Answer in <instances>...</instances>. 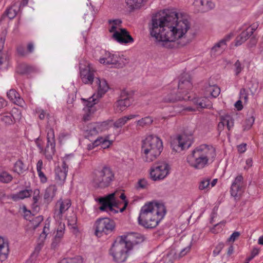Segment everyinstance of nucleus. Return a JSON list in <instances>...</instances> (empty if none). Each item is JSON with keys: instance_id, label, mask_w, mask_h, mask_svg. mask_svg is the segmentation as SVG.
<instances>
[{"instance_id": "nucleus-1", "label": "nucleus", "mask_w": 263, "mask_h": 263, "mask_svg": "<svg viewBox=\"0 0 263 263\" xmlns=\"http://www.w3.org/2000/svg\"><path fill=\"white\" fill-rule=\"evenodd\" d=\"M191 24L186 16L175 11L165 10L152 16L149 28L151 35L164 47L170 48L171 43L178 41V47L189 44L187 38Z\"/></svg>"}, {"instance_id": "nucleus-2", "label": "nucleus", "mask_w": 263, "mask_h": 263, "mask_svg": "<svg viewBox=\"0 0 263 263\" xmlns=\"http://www.w3.org/2000/svg\"><path fill=\"white\" fill-rule=\"evenodd\" d=\"M166 213L164 204L156 201L145 203L141 208L138 218L139 225L146 229L156 228Z\"/></svg>"}, {"instance_id": "nucleus-3", "label": "nucleus", "mask_w": 263, "mask_h": 263, "mask_svg": "<svg viewBox=\"0 0 263 263\" xmlns=\"http://www.w3.org/2000/svg\"><path fill=\"white\" fill-rule=\"evenodd\" d=\"M216 156L215 148L210 144L196 147L186 157V162L191 168L200 170L206 167Z\"/></svg>"}, {"instance_id": "nucleus-4", "label": "nucleus", "mask_w": 263, "mask_h": 263, "mask_svg": "<svg viewBox=\"0 0 263 263\" xmlns=\"http://www.w3.org/2000/svg\"><path fill=\"white\" fill-rule=\"evenodd\" d=\"M139 235V234H132L127 236H121L115 241L109 250V254L115 261L121 263L126 260L133 245L139 242L132 241L131 238H138Z\"/></svg>"}, {"instance_id": "nucleus-5", "label": "nucleus", "mask_w": 263, "mask_h": 263, "mask_svg": "<svg viewBox=\"0 0 263 263\" xmlns=\"http://www.w3.org/2000/svg\"><path fill=\"white\" fill-rule=\"evenodd\" d=\"M162 149V140L156 136L148 135L142 142L141 157L144 162H153L159 156Z\"/></svg>"}, {"instance_id": "nucleus-6", "label": "nucleus", "mask_w": 263, "mask_h": 263, "mask_svg": "<svg viewBox=\"0 0 263 263\" xmlns=\"http://www.w3.org/2000/svg\"><path fill=\"white\" fill-rule=\"evenodd\" d=\"M115 179V172L108 165L99 167L92 173V183L97 189H106L112 184Z\"/></svg>"}, {"instance_id": "nucleus-7", "label": "nucleus", "mask_w": 263, "mask_h": 263, "mask_svg": "<svg viewBox=\"0 0 263 263\" xmlns=\"http://www.w3.org/2000/svg\"><path fill=\"white\" fill-rule=\"evenodd\" d=\"M119 198L125 201L124 206L120 209V211L123 212L127 206V202L125 201L126 198L125 194L118 191L98 199V202L101 204L99 207L100 210L112 213H117L118 210H115L114 208L118 207L119 202Z\"/></svg>"}, {"instance_id": "nucleus-8", "label": "nucleus", "mask_w": 263, "mask_h": 263, "mask_svg": "<svg viewBox=\"0 0 263 263\" xmlns=\"http://www.w3.org/2000/svg\"><path fill=\"white\" fill-rule=\"evenodd\" d=\"M47 144L45 149L42 145L41 140L39 138L36 139L35 142L37 147L40 150V153H43L47 159L50 160L54 154L55 149L54 132L52 128H47Z\"/></svg>"}, {"instance_id": "nucleus-9", "label": "nucleus", "mask_w": 263, "mask_h": 263, "mask_svg": "<svg viewBox=\"0 0 263 263\" xmlns=\"http://www.w3.org/2000/svg\"><path fill=\"white\" fill-rule=\"evenodd\" d=\"M104 52L103 57L99 59L101 64L111 65V67L119 68L123 67L128 63V60L123 56L120 57L105 51Z\"/></svg>"}, {"instance_id": "nucleus-10", "label": "nucleus", "mask_w": 263, "mask_h": 263, "mask_svg": "<svg viewBox=\"0 0 263 263\" xmlns=\"http://www.w3.org/2000/svg\"><path fill=\"white\" fill-rule=\"evenodd\" d=\"M170 166L164 161L154 163L150 170V177L154 181L164 179L169 174Z\"/></svg>"}, {"instance_id": "nucleus-11", "label": "nucleus", "mask_w": 263, "mask_h": 263, "mask_svg": "<svg viewBox=\"0 0 263 263\" xmlns=\"http://www.w3.org/2000/svg\"><path fill=\"white\" fill-rule=\"evenodd\" d=\"M95 234L98 237L111 233L115 228V222L108 218L98 219L95 224Z\"/></svg>"}, {"instance_id": "nucleus-12", "label": "nucleus", "mask_w": 263, "mask_h": 263, "mask_svg": "<svg viewBox=\"0 0 263 263\" xmlns=\"http://www.w3.org/2000/svg\"><path fill=\"white\" fill-rule=\"evenodd\" d=\"M71 205V201L69 199H60L55 205L53 217L57 220H61L66 212Z\"/></svg>"}, {"instance_id": "nucleus-13", "label": "nucleus", "mask_w": 263, "mask_h": 263, "mask_svg": "<svg viewBox=\"0 0 263 263\" xmlns=\"http://www.w3.org/2000/svg\"><path fill=\"white\" fill-rule=\"evenodd\" d=\"M68 160L69 158L66 157L61 166H58L55 168V179L59 184L63 185L66 179L68 170L67 162H68Z\"/></svg>"}, {"instance_id": "nucleus-14", "label": "nucleus", "mask_w": 263, "mask_h": 263, "mask_svg": "<svg viewBox=\"0 0 263 263\" xmlns=\"http://www.w3.org/2000/svg\"><path fill=\"white\" fill-rule=\"evenodd\" d=\"M191 144V142L186 140L185 135L178 136L174 138L171 143L173 150L176 152H180L185 149H187Z\"/></svg>"}, {"instance_id": "nucleus-15", "label": "nucleus", "mask_w": 263, "mask_h": 263, "mask_svg": "<svg viewBox=\"0 0 263 263\" xmlns=\"http://www.w3.org/2000/svg\"><path fill=\"white\" fill-rule=\"evenodd\" d=\"M108 129V125L106 122L91 123L85 131V136L87 138L97 135Z\"/></svg>"}, {"instance_id": "nucleus-16", "label": "nucleus", "mask_w": 263, "mask_h": 263, "mask_svg": "<svg viewBox=\"0 0 263 263\" xmlns=\"http://www.w3.org/2000/svg\"><path fill=\"white\" fill-rule=\"evenodd\" d=\"M126 92L123 91L121 93V99L118 100L114 104V108L116 112H121L125 110L129 107L133 102V98L127 95L124 97Z\"/></svg>"}, {"instance_id": "nucleus-17", "label": "nucleus", "mask_w": 263, "mask_h": 263, "mask_svg": "<svg viewBox=\"0 0 263 263\" xmlns=\"http://www.w3.org/2000/svg\"><path fill=\"white\" fill-rule=\"evenodd\" d=\"M112 37L114 39L121 44L132 43L134 39L129 34V33L125 29H120L112 34Z\"/></svg>"}, {"instance_id": "nucleus-18", "label": "nucleus", "mask_w": 263, "mask_h": 263, "mask_svg": "<svg viewBox=\"0 0 263 263\" xmlns=\"http://www.w3.org/2000/svg\"><path fill=\"white\" fill-rule=\"evenodd\" d=\"M232 37V35L229 34L216 43L211 49L212 54L216 55L222 53L227 47V42H229Z\"/></svg>"}, {"instance_id": "nucleus-19", "label": "nucleus", "mask_w": 263, "mask_h": 263, "mask_svg": "<svg viewBox=\"0 0 263 263\" xmlns=\"http://www.w3.org/2000/svg\"><path fill=\"white\" fill-rule=\"evenodd\" d=\"M96 86L97 93H94L95 98H100L108 91L109 89V86L106 81L103 79H100L96 78Z\"/></svg>"}, {"instance_id": "nucleus-20", "label": "nucleus", "mask_w": 263, "mask_h": 263, "mask_svg": "<svg viewBox=\"0 0 263 263\" xmlns=\"http://www.w3.org/2000/svg\"><path fill=\"white\" fill-rule=\"evenodd\" d=\"M80 75L82 82L85 84H92L94 79L95 71L88 65L84 68L80 67Z\"/></svg>"}, {"instance_id": "nucleus-21", "label": "nucleus", "mask_w": 263, "mask_h": 263, "mask_svg": "<svg viewBox=\"0 0 263 263\" xmlns=\"http://www.w3.org/2000/svg\"><path fill=\"white\" fill-rule=\"evenodd\" d=\"M95 95H93L91 97L86 101V106L83 109L85 113L83 115V119L84 121L90 120L95 111L93 105L96 103V98H95Z\"/></svg>"}, {"instance_id": "nucleus-22", "label": "nucleus", "mask_w": 263, "mask_h": 263, "mask_svg": "<svg viewBox=\"0 0 263 263\" xmlns=\"http://www.w3.org/2000/svg\"><path fill=\"white\" fill-rule=\"evenodd\" d=\"M192 88V84L191 82V78L187 73L184 74L181 77L178 83V89L180 90L179 93L186 92L187 90Z\"/></svg>"}, {"instance_id": "nucleus-23", "label": "nucleus", "mask_w": 263, "mask_h": 263, "mask_svg": "<svg viewBox=\"0 0 263 263\" xmlns=\"http://www.w3.org/2000/svg\"><path fill=\"white\" fill-rule=\"evenodd\" d=\"M193 4L197 10L201 12L208 11L215 7L211 0H195Z\"/></svg>"}, {"instance_id": "nucleus-24", "label": "nucleus", "mask_w": 263, "mask_h": 263, "mask_svg": "<svg viewBox=\"0 0 263 263\" xmlns=\"http://www.w3.org/2000/svg\"><path fill=\"white\" fill-rule=\"evenodd\" d=\"M243 185V178L241 175H238L233 182L231 187V194L232 196L236 197L239 192H241V188Z\"/></svg>"}, {"instance_id": "nucleus-25", "label": "nucleus", "mask_w": 263, "mask_h": 263, "mask_svg": "<svg viewBox=\"0 0 263 263\" xmlns=\"http://www.w3.org/2000/svg\"><path fill=\"white\" fill-rule=\"evenodd\" d=\"M226 125L229 131L231 130L234 126V120L230 116L228 115L220 117V121L217 126L219 133L223 130Z\"/></svg>"}, {"instance_id": "nucleus-26", "label": "nucleus", "mask_w": 263, "mask_h": 263, "mask_svg": "<svg viewBox=\"0 0 263 263\" xmlns=\"http://www.w3.org/2000/svg\"><path fill=\"white\" fill-rule=\"evenodd\" d=\"M255 26H251L248 27L246 30L243 31L235 39V46H238L241 45L243 43L248 39V38L253 33L255 30Z\"/></svg>"}, {"instance_id": "nucleus-27", "label": "nucleus", "mask_w": 263, "mask_h": 263, "mask_svg": "<svg viewBox=\"0 0 263 263\" xmlns=\"http://www.w3.org/2000/svg\"><path fill=\"white\" fill-rule=\"evenodd\" d=\"M65 230V225L64 223L60 222L57 228L55 235L51 243V247L53 249L57 248L63 238Z\"/></svg>"}, {"instance_id": "nucleus-28", "label": "nucleus", "mask_w": 263, "mask_h": 263, "mask_svg": "<svg viewBox=\"0 0 263 263\" xmlns=\"http://www.w3.org/2000/svg\"><path fill=\"white\" fill-rule=\"evenodd\" d=\"M36 112L39 115V118L41 120H44L45 118L47 119V128H51V126L55 124V121L53 117L50 113L41 108H37L35 109Z\"/></svg>"}, {"instance_id": "nucleus-29", "label": "nucleus", "mask_w": 263, "mask_h": 263, "mask_svg": "<svg viewBox=\"0 0 263 263\" xmlns=\"http://www.w3.org/2000/svg\"><path fill=\"white\" fill-rule=\"evenodd\" d=\"M9 252V249L8 241L0 236V263L7 258Z\"/></svg>"}, {"instance_id": "nucleus-30", "label": "nucleus", "mask_w": 263, "mask_h": 263, "mask_svg": "<svg viewBox=\"0 0 263 263\" xmlns=\"http://www.w3.org/2000/svg\"><path fill=\"white\" fill-rule=\"evenodd\" d=\"M192 103L196 106L197 108H211V102L206 97L196 98L192 100Z\"/></svg>"}, {"instance_id": "nucleus-31", "label": "nucleus", "mask_w": 263, "mask_h": 263, "mask_svg": "<svg viewBox=\"0 0 263 263\" xmlns=\"http://www.w3.org/2000/svg\"><path fill=\"white\" fill-rule=\"evenodd\" d=\"M139 117L138 115H129L128 116H123L116 120L113 126L115 128H119L122 127L129 120Z\"/></svg>"}, {"instance_id": "nucleus-32", "label": "nucleus", "mask_w": 263, "mask_h": 263, "mask_svg": "<svg viewBox=\"0 0 263 263\" xmlns=\"http://www.w3.org/2000/svg\"><path fill=\"white\" fill-rule=\"evenodd\" d=\"M7 97L13 103L20 106L23 105L24 101L15 89H10L7 92Z\"/></svg>"}, {"instance_id": "nucleus-33", "label": "nucleus", "mask_w": 263, "mask_h": 263, "mask_svg": "<svg viewBox=\"0 0 263 263\" xmlns=\"http://www.w3.org/2000/svg\"><path fill=\"white\" fill-rule=\"evenodd\" d=\"M128 7L132 10H138L143 7L148 0H125Z\"/></svg>"}, {"instance_id": "nucleus-34", "label": "nucleus", "mask_w": 263, "mask_h": 263, "mask_svg": "<svg viewBox=\"0 0 263 263\" xmlns=\"http://www.w3.org/2000/svg\"><path fill=\"white\" fill-rule=\"evenodd\" d=\"M57 188L55 185H50L45 190L44 199L47 202H51L55 196Z\"/></svg>"}, {"instance_id": "nucleus-35", "label": "nucleus", "mask_w": 263, "mask_h": 263, "mask_svg": "<svg viewBox=\"0 0 263 263\" xmlns=\"http://www.w3.org/2000/svg\"><path fill=\"white\" fill-rule=\"evenodd\" d=\"M32 190L25 189L20 191L19 192L13 194L11 198L14 201H17L20 200H23L26 198H28L32 194Z\"/></svg>"}, {"instance_id": "nucleus-36", "label": "nucleus", "mask_w": 263, "mask_h": 263, "mask_svg": "<svg viewBox=\"0 0 263 263\" xmlns=\"http://www.w3.org/2000/svg\"><path fill=\"white\" fill-rule=\"evenodd\" d=\"M190 97H186V95L184 96L176 95L174 93H170L168 94L167 96H165L163 98V101L164 102H174L177 101H180L182 100H190Z\"/></svg>"}, {"instance_id": "nucleus-37", "label": "nucleus", "mask_w": 263, "mask_h": 263, "mask_svg": "<svg viewBox=\"0 0 263 263\" xmlns=\"http://www.w3.org/2000/svg\"><path fill=\"white\" fill-rule=\"evenodd\" d=\"M18 10L19 8L17 7V3L15 2L11 7L6 9L5 14L11 20L15 17Z\"/></svg>"}, {"instance_id": "nucleus-38", "label": "nucleus", "mask_w": 263, "mask_h": 263, "mask_svg": "<svg viewBox=\"0 0 263 263\" xmlns=\"http://www.w3.org/2000/svg\"><path fill=\"white\" fill-rule=\"evenodd\" d=\"M206 95H210L213 98L218 97L220 92V88L217 85H209L206 88Z\"/></svg>"}, {"instance_id": "nucleus-39", "label": "nucleus", "mask_w": 263, "mask_h": 263, "mask_svg": "<svg viewBox=\"0 0 263 263\" xmlns=\"http://www.w3.org/2000/svg\"><path fill=\"white\" fill-rule=\"evenodd\" d=\"M31 219H28L29 220V226L33 229H35L43 221V217L42 215H39L36 217L31 216Z\"/></svg>"}, {"instance_id": "nucleus-40", "label": "nucleus", "mask_w": 263, "mask_h": 263, "mask_svg": "<svg viewBox=\"0 0 263 263\" xmlns=\"http://www.w3.org/2000/svg\"><path fill=\"white\" fill-rule=\"evenodd\" d=\"M110 27L109 28V31L110 32L114 33L116 31H118L120 29L119 28L121 24L122 23L121 21L120 20H109L108 21Z\"/></svg>"}, {"instance_id": "nucleus-41", "label": "nucleus", "mask_w": 263, "mask_h": 263, "mask_svg": "<svg viewBox=\"0 0 263 263\" xmlns=\"http://www.w3.org/2000/svg\"><path fill=\"white\" fill-rule=\"evenodd\" d=\"M68 225L70 228L73 230V232L77 233L78 232V229L77 226V217L76 214H73L72 216L67 218Z\"/></svg>"}, {"instance_id": "nucleus-42", "label": "nucleus", "mask_w": 263, "mask_h": 263, "mask_svg": "<svg viewBox=\"0 0 263 263\" xmlns=\"http://www.w3.org/2000/svg\"><path fill=\"white\" fill-rule=\"evenodd\" d=\"M50 232V223L46 221L45 223L42 233L39 236V239L41 241H43L46 238L47 235Z\"/></svg>"}, {"instance_id": "nucleus-43", "label": "nucleus", "mask_w": 263, "mask_h": 263, "mask_svg": "<svg viewBox=\"0 0 263 263\" xmlns=\"http://www.w3.org/2000/svg\"><path fill=\"white\" fill-rule=\"evenodd\" d=\"M26 170V167L23 162L20 160H17L14 165V172L18 174H22Z\"/></svg>"}, {"instance_id": "nucleus-44", "label": "nucleus", "mask_w": 263, "mask_h": 263, "mask_svg": "<svg viewBox=\"0 0 263 263\" xmlns=\"http://www.w3.org/2000/svg\"><path fill=\"white\" fill-rule=\"evenodd\" d=\"M153 122V119L151 116H147L139 120L137 122L138 126L143 127L151 125Z\"/></svg>"}, {"instance_id": "nucleus-45", "label": "nucleus", "mask_w": 263, "mask_h": 263, "mask_svg": "<svg viewBox=\"0 0 263 263\" xmlns=\"http://www.w3.org/2000/svg\"><path fill=\"white\" fill-rule=\"evenodd\" d=\"M99 140L98 145H101L103 148H106L111 144V142L108 139V137H99L97 138Z\"/></svg>"}, {"instance_id": "nucleus-46", "label": "nucleus", "mask_w": 263, "mask_h": 263, "mask_svg": "<svg viewBox=\"0 0 263 263\" xmlns=\"http://www.w3.org/2000/svg\"><path fill=\"white\" fill-rule=\"evenodd\" d=\"M244 69V65L238 60L233 65V71L236 76H238Z\"/></svg>"}, {"instance_id": "nucleus-47", "label": "nucleus", "mask_w": 263, "mask_h": 263, "mask_svg": "<svg viewBox=\"0 0 263 263\" xmlns=\"http://www.w3.org/2000/svg\"><path fill=\"white\" fill-rule=\"evenodd\" d=\"M210 187V179L205 178L202 180L199 185V189L200 190H209Z\"/></svg>"}, {"instance_id": "nucleus-48", "label": "nucleus", "mask_w": 263, "mask_h": 263, "mask_svg": "<svg viewBox=\"0 0 263 263\" xmlns=\"http://www.w3.org/2000/svg\"><path fill=\"white\" fill-rule=\"evenodd\" d=\"M12 179V177L10 174L6 172H3L0 173V182L8 183L10 182Z\"/></svg>"}, {"instance_id": "nucleus-49", "label": "nucleus", "mask_w": 263, "mask_h": 263, "mask_svg": "<svg viewBox=\"0 0 263 263\" xmlns=\"http://www.w3.org/2000/svg\"><path fill=\"white\" fill-rule=\"evenodd\" d=\"M59 263H82V259L80 256L74 258H64Z\"/></svg>"}, {"instance_id": "nucleus-50", "label": "nucleus", "mask_w": 263, "mask_h": 263, "mask_svg": "<svg viewBox=\"0 0 263 263\" xmlns=\"http://www.w3.org/2000/svg\"><path fill=\"white\" fill-rule=\"evenodd\" d=\"M254 122V118L253 117H250L247 119L243 124L244 130L250 129Z\"/></svg>"}, {"instance_id": "nucleus-51", "label": "nucleus", "mask_w": 263, "mask_h": 263, "mask_svg": "<svg viewBox=\"0 0 263 263\" xmlns=\"http://www.w3.org/2000/svg\"><path fill=\"white\" fill-rule=\"evenodd\" d=\"M148 186L147 181L145 179H140L137 183V189L138 190L146 189Z\"/></svg>"}, {"instance_id": "nucleus-52", "label": "nucleus", "mask_w": 263, "mask_h": 263, "mask_svg": "<svg viewBox=\"0 0 263 263\" xmlns=\"http://www.w3.org/2000/svg\"><path fill=\"white\" fill-rule=\"evenodd\" d=\"M224 247L223 243H218L213 252V255L215 257L219 254Z\"/></svg>"}, {"instance_id": "nucleus-53", "label": "nucleus", "mask_w": 263, "mask_h": 263, "mask_svg": "<svg viewBox=\"0 0 263 263\" xmlns=\"http://www.w3.org/2000/svg\"><path fill=\"white\" fill-rule=\"evenodd\" d=\"M12 117L13 116L11 115L4 116L2 118V121L5 122L6 124H11L13 123ZM13 119H15V117H13Z\"/></svg>"}, {"instance_id": "nucleus-54", "label": "nucleus", "mask_w": 263, "mask_h": 263, "mask_svg": "<svg viewBox=\"0 0 263 263\" xmlns=\"http://www.w3.org/2000/svg\"><path fill=\"white\" fill-rule=\"evenodd\" d=\"M39 191H37V195L34 196L33 197V203L32 206L35 211L37 210V209L39 208L38 205H37V203L38 200L40 198V197L39 196Z\"/></svg>"}, {"instance_id": "nucleus-55", "label": "nucleus", "mask_w": 263, "mask_h": 263, "mask_svg": "<svg viewBox=\"0 0 263 263\" xmlns=\"http://www.w3.org/2000/svg\"><path fill=\"white\" fill-rule=\"evenodd\" d=\"M240 99L242 100H244L245 102L248 101V97L245 89H242L240 90Z\"/></svg>"}, {"instance_id": "nucleus-56", "label": "nucleus", "mask_w": 263, "mask_h": 263, "mask_svg": "<svg viewBox=\"0 0 263 263\" xmlns=\"http://www.w3.org/2000/svg\"><path fill=\"white\" fill-rule=\"evenodd\" d=\"M240 233L238 232H233L230 237L228 239V241L230 242H234L238 237L239 236Z\"/></svg>"}, {"instance_id": "nucleus-57", "label": "nucleus", "mask_w": 263, "mask_h": 263, "mask_svg": "<svg viewBox=\"0 0 263 263\" xmlns=\"http://www.w3.org/2000/svg\"><path fill=\"white\" fill-rule=\"evenodd\" d=\"M37 174L40 178V180L42 183H44L47 181V178L46 177L45 174L42 171L37 172Z\"/></svg>"}, {"instance_id": "nucleus-58", "label": "nucleus", "mask_w": 263, "mask_h": 263, "mask_svg": "<svg viewBox=\"0 0 263 263\" xmlns=\"http://www.w3.org/2000/svg\"><path fill=\"white\" fill-rule=\"evenodd\" d=\"M98 141L99 140H97V139L93 141V142L87 145V149L88 150H91L93 149L95 147H97L98 145Z\"/></svg>"}, {"instance_id": "nucleus-59", "label": "nucleus", "mask_w": 263, "mask_h": 263, "mask_svg": "<svg viewBox=\"0 0 263 263\" xmlns=\"http://www.w3.org/2000/svg\"><path fill=\"white\" fill-rule=\"evenodd\" d=\"M237 149L240 153H244L247 149V144L245 143H242L239 145L237 146Z\"/></svg>"}, {"instance_id": "nucleus-60", "label": "nucleus", "mask_w": 263, "mask_h": 263, "mask_svg": "<svg viewBox=\"0 0 263 263\" xmlns=\"http://www.w3.org/2000/svg\"><path fill=\"white\" fill-rule=\"evenodd\" d=\"M18 53L22 56H25L27 52L26 51L23 46H20L17 48Z\"/></svg>"}, {"instance_id": "nucleus-61", "label": "nucleus", "mask_w": 263, "mask_h": 263, "mask_svg": "<svg viewBox=\"0 0 263 263\" xmlns=\"http://www.w3.org/2000/svg\"><path fill=\"white\" fill-rule=\"evenodd\" d=\"M42 168H43V161L41 159H40L37 161V164H36L37 172L42 171Z\"/></svg>"}, {"instance_id": "nucleus-62", "label": "nucleus", "mask_w": 263, "mask_h": 263, "mask_svg": "<svg viewBox=\"0 0 263 263\" xmlns=\"http://www.w3.org/2000/svg\"><path fill=\"white\" fill-rule=\"evenodd\" d=\"M27 52L32 53L34 50V45L32 43H29L27 46Z\"/></svg>"}, {"instance_id": "nucleus-63", "label": "nucleus", "mask_w": 263, "mask_h": 263, "mask_svg": "<svg viewBox=\"0 0 263 263\" xmlns=\"http://www.w3.org/2000/svg\"><path fill=\"white\" fill-rule=\"evenodd\" d=\"M190 247H187L181 250L180 253V256H184L187 253L190 251Z\"/></svg>"}, {"instance_id": "nucleus-64", "label": "nucleus", "mask_w": 263, "mask_h": 263, "mask_svg": "<svg viewBox=\"0 0 263 263\" xmlns=\"http://www.w3.org/2000/svg\"><path fill=\"white\" fill-rule=\"evenodd\" d=\"M235 107L238 110H241L242 108V101L241 100H238L235 104Z\"/></svg>"}]
</instances>
